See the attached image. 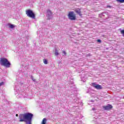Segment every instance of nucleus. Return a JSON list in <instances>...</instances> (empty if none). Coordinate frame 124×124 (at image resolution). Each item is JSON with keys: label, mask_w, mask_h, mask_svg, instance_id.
<instances>
[{"label": "nucleus", "mask_w": 124, "mask_h": 124, "mask_svg": "<svg viewBox=\"0 0 124 124\" xmlns=\"http://www.w3.org/2000/svg\"><path fill=\"white\" fill-rule=\"evenodd\" d=\"M33 114L30 112L20 114L19 116V122H25L26 124H31Z\"/></svg>", "instance_id": "1"}, {"label": "nucleus", "mask_w": 124, "mask_h": 124, "mask_svg": "<svg viewBox=\"0 0 124 124\" xmlns=\"http://www.w3.org/2000/svg\"><path fill=\"white\" fill-rule=\"evenodd\" d=\"M19 89H20V87L18 86H16L15 95H16V97L17 98H19V97H20V98L27 97L28 94L25 93L24 91H20Z\"/></svg>", "instance_id": "2"}, {"label": "nucleus", "mask_w": 124, "mask_h": 124, "mask_svg": "<svg viewBox=\"0 0 124 124\" xmlns=\"http://www.w3.org/2000/svg\"><path fill=\"white\" fill-rule=\"evenodd\" d=\"M0 64L5 67H10L11 63L8 61L7 59L5 58H0Z\"/></svg>", "instance_id": "3"}, {"label": "nucleus", "mask_w": 124, "mask_h": 124, "mask_svg": "<svg viewBox=\"0 0 124 124\" xmlns=\"http://www.w3.org/2000/svg\"><path fill=\"white\" fill-rule=\"evenodd\" d=\"M26 13L27 16H35V15L34 13H33V12L31 10H27Z\"/></svg>", "instance_id": "4"}, {"label": "nucleus", "mask_w": 124, "mask_h": 124, "mask_svg": "<svg viewBox=\"0 0 124 124\" xmlns=\"http://www.w3.org/2000/svg\"><path fill=\"white\" fill-rule=\"evenodd\" d=\"M92 86L97 90H101V89H102L101 85L99 84H96L95 83H92Z\"/></svg>", "instance_id": "5"}, {"label": "nucleus", "mask_w": 124, "mask_h": 124, "mask_svg": "<svg viewBox=\"0 0 124 124\" xmlns=\"http://www.w3.org/2000/svg\"><path fill=\"white\" fill-rule=\"evenodd\" d=\"M103 108L105 110H110L113 108V106L111 105H108L106 106L103 107Z\"/></svg>", "instance_id": "6"}, {"label": "nucleus", "mask_w": 124, "mask_h": 124, "mask_svg": "<svg viewBox=\"0 0 124 124\" xmlns=\"http://www.w3.org/2000/svg\"><path fill=\"white\" fill-rule=\"evenodd\" d=\"M7 26L8 27L10 28V29H14L15 28V25L10 24V23H8L7 24Z\"/></svg>", "instance_id": "7"}, {"label": "nucleus", "mask_w": 124, "mask_h": 124, "mask_svg": "<svg viewBox=\"0 0 124 124\" xmlns=\"http://www.w3.org/2000/svg\"><path fill=\"white\" fill-rule=\"evenodd\" d=\"M46 14H47V15H48V16H52L53 13H52V11H51V10H46Z\"/></svg>", "instance_id": "8"}, {"label": "nucleus", "mask_w": 124, "mask_h": 124, "mask_svg": "<svg viewBox=\"0 0 124 124\" xmlns=\"http://www.w3.org/2000/svg\"><path fill=\"white\" fill-rule=\"evenodd\" d=\"M75 11L76 13H77V14H78V15H81V10L80 9H77Z\"/></svg>", "instance_id": "9"}, {"label": "nucleus", "mask_w": 124, "mask_h": 124, "mask_svg": "<svg viewBox=\"0 0 124 124\" xmlns=\"http://www.w3.org/2000/svg\"><path fill=\"white\" fill-rule=\"evenodd\" d=\"M68 19L72 20H76V16H68Z\"/></svg>", "instance_id": "10"}, {"label": "nucleus", "mask_w": 124, "mask_h": 124, "mask_svg": "<svg viewBox=\"0 0 124 124\" xmlns=\"http://www.w3.org/2000/svg\"><path fill=\"white\" fill-rule=\"evenodd\" d=\"M46 123H47V119L44 118L42 121L41 124H46Z\"/></svg>", "instance_id": "11"}, {"label": "nucleus", "mask_w": 124, "mask_h": 124, "mask_svg": "<svg viewBox=\"0 0 124 124\" xmlns=\"http://www.w3.org/2000/svg\"><path fill=\"white\" fill-rule=\"evenodd\" d=\"M68 16H75L74 12H70L68 15Z\"/></svg>", "instance_id": "12"}, {"label": "nucleus", "mask_w": 124, "mask_h": 124, "mask_svg": "<svg viewBox=\"0 0 124 124\" xmlns=\"http://www.w3.org/2000/svg\"><path fill=\"white\" fill-rule=\"evenodd\" d=\"M12 19H15V20H16L18 21L19 20V16H13L12 17Z\"/></svg>", "instance_id": "13"}, {"label": "nucleus", "mask_w": 124, "mask_h": 124, "mask_svg": "<svg viewBox=\"0 0 124 124\" xmlns=\"http://www.w3.org/2000/svg\"><path fill=\"white\" fill-rule=\"evenodd\" d=\"M60 55V53L59 52V50H57V49H55V55L59 56Z\"/></svg>", "instance_id": "14"}, {"label": "nucleus", "mask_w": 124, "mask_h": 124, "mask_svg": "<svg viewBox=\"0 0 124 124\" xmlns=\"http://www.w3.org/2000/svg\"><path fill=\"white\" fill-rule=\"evenodd\" d=\"M116 1L120 2V3H124V0H116Z\"/></svg>", "instance_id": "15"}, {"label": "nucleus", "mask_w": 124, "mask_h": 124, "mask_svg": "<svg viewBox=\"0 0 124 124\" xmlns=\"http://www.w3.org/2000/svg\"><path fill=\"white\" fill-rule=\"evenodd\" d=\"M31 19H32V20H35L36 21V18H35V16H29Z\"/></svg>", "instance_id": "16"}, {"label": "nucleus", "mask_w": 124, "mask_h": 124, "mask_svg": "<svg viewBox=\"0 0 124 124\" xmlns=\"http://www.w3.org/2000/svg\"><path fill=\"white\" fill-rule=\"evenodd\" d=\"M44 63L45 64H47L48 63V61L46 59L44 60Z\"/></svg>", "instance_id": "17"}, {"label": "nucleus", "mask_w": 124, "mask_h": 124, "mask_svg": "<svg viewBox=\"0 0 124 124\" xmlns=\"http://www.w3.org/2000/svg\"><path fill=\"white\" fill-rule=\"evenodd\" d=\"M3 85H4V82H0V87H1V86H3Z\"/></svg>", "instance_id": "18"}, {"label": "nucleus", "mask_w": 124, "mask_h": 124, "mask_svg": "<svg viewBox=\"0 0 124 124\" xmlns=\"http://www.w3.org/2000/svg\"><path fill=\"white\" fill-rule=\"evenodd\" d=\"M58 64H59V65H60V66H62V62H58Z\"/></svg>", "instance_id": "19"}, {"label": "nucleus", "mask_w": 124, "mask_h": 124, "mask_svg": "<svg viewBox=\"0 0 124 124\" xmlns=\"http://www.w3.org/2000/svg\"><path fill=\"white\" fill-rule=\"evenodd\" d=\"M97 41V42H100V43H101V40L100 39H98Z\"/></svg>", "instance_id": "20"}, {"label": "nucleus", "mask_w": 124, "mask_h": 124, "mask_svg": "<svg viewBox=\"0 0 124 124\" xmlns=\"http://www.w3.org/2000/svg\"><path fill=\"white\" fill-rule=\"evenodd\" d=\"M26 40H28V39H29V36H27L26 37Z\"/></svg>", "instance_id": "21"}, {"label": "nucleus", "mask_w": 124, "mask_h": 124, "mask_svg": "<svg viewBox=\"0 0 124 124\" xmlns=\"http://www.w3.org/2000/svg\"><path fill=\"white\" fill-rule=\"evenodd\" d=\"M51 16H48L47 17L48 20H50V18H51Z\"/></svg>", "instance_id": "22"}, {"label": "nucleus", "mask_w": 124, "mask_h": 124, "mask_svg": "<svg viewBox=\"0 0 124 124\" xmlns=\"http://www.w3.org/2000/svg\"><path fill=\"white\" fill-rule=\"evenodd\" d=\"M32 80L33 81V82H35V79H34L33 78H32Z\"/></svg>", "instance_id": "23"}, {"label": "nucleus", "mask_w": 124, "mask_h": 124, "mask_svg": "<svg viewBox=\"0 0 124 124\" xmlns=\"http://www.w3.org/2000/svg\"><path fill=\"white\" fill-rule=\"evenodd\" d=\"M63 53L64 55H66V52H65V51H63Z\"/></svg>", "instance_id": "24"}, {"label": "nucleus", "mask_w": 124, "mask_h": 124, "mask_svg": "<svg viewBox=\"0 0 124 124\" xmlns=\"http://www.w3.org/2000/svg\"><path fill=\"white\" fill-rule=\"evenodd\" d=\"M107 7L108 8H111V6H110V5H108L107 6Z\"/></svg>", "instance_id": "25"}, {"label": "nucleus", "mask_w": 124, "mask_h": 124, "mask_svg": "<svg viewBox=\"0 0 124 124\" xmlns=\"http://www.w3.org/2000/svg\"><path fill=\"white\" fill-rule=\"evenodd\" d=\"M16 116L18 117V114H16Z\"/></svg>", "instance_id": "26"}, {"label": "nucleus", "mask_w": 124, "mask_h": 124, "mask_svg": "<svg viewBox=\"0 0 124 124\" xmlns=\"http://www.w3.org/2000/svg\"><path fill=\"white\" fill-rule=\"evenodd\" d=\"M92 109H93V110H94V108H92Z\"/></svg>", "instance_id": "27"}]
</instances>
